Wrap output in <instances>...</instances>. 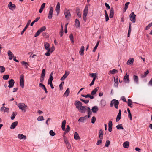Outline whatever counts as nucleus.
<instances>
[{
  "mask_svg": "<svg viewBox=\"0 0 152 152\" xmlns=\"http://www.w3.org/2000/svg\"><path fill=\"white\" fill-rule=\"evenodd\" d=\"M64 13L66 19L67 20H69L71 18V15L69 10L66 8L64 10Z\"/></svg>",
  "mask_w": 152,
  "mask_h": 152,
  "instance_id": "obj_1",
  "label": "nucleus"
},
{
  "mask_svg": "<svg viewBox=\"0 0 152 152\" xmlns=\"http://www.w3.org/2000/svg\"><path fill=\"white\" fill-rule=\"evenodd\" d=\"M119 104V102L118 100H116L115 99H114L112 100L110 102V107H113L114 105L116 109H118V105Z\"/></svg>",
  "mask_w": 152,
  "mask_h": 152,
  "instance_id": "obj_2",
  "label": "nucleus"
},
{
  "mask_svg": "<svg viewBox=\"0 0 152 152\" xmlns=\"http://www.w3.org/2000/svg\"><path fill=\"white\" fill-rule=\"evenodd\" d=\"M17 106L20 109H21L23 111L25 112L27 108V106L24 104L23 103H19L17 104Z\"/></svg>",
  "mask_w": 152,
  "mask_h": 152,
  "instance_id": "obj_3",
  "label": "nucleus"
},
{
  "mask_svg": "<svg viewBox=\"0 0 152 152\" xmlns=\"http://www.w3.org/2000/svg\"><path fill=\"white\" fill-rule=\"evenodd\" d=\"M24 76L22 74L20 75V83L21 87L22 88H23L24 87Z\"/></svg>",
  "mask_w": 152,
  "mask_h": 152,
  "instance_id": "obj_4",
  "label": "nucleus"
},
{
  "mask_svg": "<svg viewBox=\"0 0 152 152\" xmlns=\"http://www.w3.org/2000/svg\"><path fill=\"white\" fill-rule=\"evenodd\" d=\"M88 107L86 106H82L78 110L80 113H85L87 111V108Z\"/></svg>",
  "mask_w": 152,
  "mask_h": 152,
  "instance_id": "obj_5",
  "label": "nucleus"
},
{
  "mask_svg": "<svg viewBox=\"0 0 152 152\" xmlns=\"http://www.w3.org/2000/svg\"><path fill=\"white\" fill-rule=\"evenodd\" d=\"M135 17L136 15L133 12L131 13L130 15V20L133 23L135 22Z\"/></svg>",
  "mask_w": 152,
  "mask_h": 152,
  "instance_id": "obj_6",
  "label": "nucleus"
},
{
  "mask_svg": "<svg viewBox=\"0 0 152 152\" xmlns=\"http://www.w3.org/2000/svg\"><path fill=\"white\" fill-rule=\"evenodd\" d=\"M74 104L76 106V107L78 109H79L82 105V103L80 101H76L75 102Z\"/></svg>",
  "mask_w": 152,
  "mask_h": 152,
  "instance_id": "obj_7",
  "label": "nucleus"
},
{
  "mask_svg": "<svg viewBox=\"0 0 152 152\" xmlns=\"http://www.w3.org/2000/svg\"><path fill=\"white\" fill-rule=\"evenodd\" d=\"M31 20H29L28 21V22H27L26 25L25 26V28L23 29V31H22V32L21 33V34L22 35L25 32V31H26L27 28H28L29 25L31 22Z\"/></svg>",
  "mask_w": 152,
  "mask_h": 152,
  "instance_id": "obj_8",
  "label": "nucleus"
},
{
  "mask_svg": "<svg viewBox=\"0 0 152 152\" xmlns=\"http://www.w3.org/2000/svg\"><path fill=\"white\" fill-rule=\"evenodd\" d=\"M15 82L13 79H11L9 81V85L8 87L10 88H11L13 87L14 86Z\"/></svg>",
  "mask_w": 152,
  "mask_h": 152,
  "instance_id": "obj_9",
  "label": "nucleus"
},
{
  "mask_svg": "<svg viewBox=\"0 0 152 152\" xmlns=\"http://www.w3.org/2000/svg\"><path fill=\"white\" fill-rule=\"evenodd\" d=\"M53 8L52 7H51L50 8V10L49 12L48 16V18L49 19H51L52 17V15L53 12Z\"/></svg>",
  "mask_w": 152,
  "mask_h": 152,
  "instance_id": "obj_10",
  "label": "nucleus"
},
{
  "mask_svg": "<svg viewBox=\"0 0 152 152\" xmlns=\"http://www.w3.org/2000/svg\"><path fill=\"white\" fill-rule=\"evenodd\" d=\"M124 80L126 83H129V75L127 74H126L124 77Z\"/></svg>",
  "mask_w": 152,
  "mask_h": 152,
  "instance_id": "obj_11",
  "label": "nucleus"
},
{
  "mask_svg": "<svg viewBox=\"0 0 152 152\" xmlns=\"http://www.w3.org/2000/svg\"><path fill=\"white\" fill-rule=\"evenodd\" d=\"M8 54L9 56V59L10 60H12L13 57H14L13 54L10 50H9L8 51Z\"/></svg>",
  "mask_w": 152,
  "mask_h": 152,
  "instance_id": "obj_12",
  "label": "nucleus"
},
{
  "mask_svg": "<svg viewBox=\"0 0 152 152\" xmlns=\"http://www.w3.org/2000/svg\"><path fill=\"white\" fill-rule=\"evenodd\" d=\"M60 9V4L59 2H58L57 4V5L55 8V10L57 13V15H58Z\"/></svg>",
  "mask_w": 152,
  "mask_h": 152,
  "instance_id": "obj_13",
  "label": "nucleus"
},
{
  "mask_svg": "<svg viewBox=\"0 0 152 152\" xmlns=\"http://www.w3.org/2000/svg\"><path fill=\"white\" fill-rule=\"evenodd\" d=\"M18 124V122L17 121L13 122L11 125L10 128L11 129H14Z\"/></svg>",
  "mask_w": 152,
  "mask_h": 152,
  "instance_id": "obj_14",
  "label": "nucleus"
},
{
  "mask_svg": "<svg viewBox=\"0 0 152 152\" xmlns=\"http://www.w3.org/2000/svg\"><path fill=\"white\" fill-rule=\"evenodd\" d=\"M114 13V9L113 7H111L110 8L109 17L110 18H112L113 17Z\"/></svg>",
  "mask_w": 152,
  "mask_h": 152,
  "instance_id": "obj_15",
  "label": "nucleus"
},
{
  "mask_svg": "<svg viewBox=\"0 0 152 152\" xmlns=\"http://www.w3.org/2000/svg\"><path fill=\"white\" fill-rule=\"evenodd\" d=\"M108 131L111 132L112 129V123L111 121H110L108 123Z\"/></svg>",
  "mask_w": 152,
  "mask_h": 152,
  "instance_id": "obj_16",
  "label": "nucleus"
},
{
  "mask_svg": "<svg viewBox=\"0 0 152 152\" xmlns=\"http://www.w3.org/2000/svg\"><path fill=\"white\" fill-rule=\"evenodd\" d=\"M91 110L93 113H96L98 111L99 109L98 107L96 106L92 107Z\"/></svg>",
  "mask_w": 152,
  "mask_h": 152,
  "instance_id": "obj_17",
  "label": "nucleus"
},
{
  "mask_svg": "<svg viewBox=\"0 0 152 152\" xmlns=\"http://www.w3.org/2000/svg\"><path fill=\"white\" fill-rule=\"evenodd\" d=\"M75 25L77 28L80 27V22L77 19H76L75 20Z\"/></svg>",
  "mask_w": 152,
  "mask_h": 152,
  "instance_id": "obj_18",
  "label": "nucleus"
},
{
  "mask_svg": "<svg viewBox=\"0 0 152 152\" xmlns=\"http://www.w3.org/2000/svg\"><path fill=\"white\" fill-rule=\"evenodd\" d=\"M81 96L85 97V98H87L88 97L90 98L91 99H93L94 98V97L93 96H92L91 95L89 94H88L86 95H85L84 94H82Z\"/></svg>",
  "mask_w": 152,
  "mask_h": 152,
  "instance_id": "obj_19",
  "label": "nucleus"
},
{
  "mask_svg": "<svg viewBox=\"0 0 152 152\" xmlns=\"http://www.w3.org/2000/svg\"><path fill=\"white\" fill-rule=\"evenodd\" d=\"M103 133L102 130L101 129H100V130L99 132V138L101 139H103Z\"/></svg>",
  "mask_w": 152,
  "mask_h": 152,
  "instance_id": "obj_20",
  "label": "nucleus"
},
{
  "mask_svg": "<svg viewBox=\"0 0 152 152\" xmlns=\"http://www.w3.org/2000/svg\"><path fill=\"white\" fill-rule=\"evenodd\" d=\"M133 78L134 82L138 84L139 83L138 77L137 75H134L133 76Z\"/></svg>",
  "mask_w": 152,
  "mask_h": 152,
  "instance_id": "obj_21",
  "label": "nucleus"
},
{
  "mask_svg": "<svg viewBox=\"0 0 152 152\" xmlns=\"http://www.w3.org/2000/svg\"><path fill=\"white\" fill-rule=\"evenodd\" d=\"M98 87H97L96 88L93 90L91 92V95L92 96H93L95 95L98 90Z\"/></svg>",
  "mask_w": 152,
  "mask_h": 152,
  "instance_id": "obj_22",
  "label": "nucleus"
},
{
  "mask_svg": "<svg viewBox=\"0 0 152 152\" xmlns=\"http://www.w3.org/2000/svg\"><path fill=\"white\" fill-rule=\"evenodd\" d=\"M18 137L20 139L25 140L26 139V136L23 134H19L18 136Z\"/></svg>",
  "mask_w": 152,
  "mask_h": 152,
  "instance_id": "obj_23",
  "label": "nucleus"
},
{
  "mask_svg": "<svg viewBox=\"0 0 152 152\" xmlns=\"http://www.w3.org/2000/svg\"><path fill=\"white\" fill-rule=\"evenodd\" d=\"M66 124V121L64 120L62 123L61 128L63 130H65V125Z\"/></svg>",
  "mask_w": 152,
  "mask_h": 152,
  "instance_id": "obj_24",
  "label": "nucleus"
},
{
  "mask_svg": "<svg viewBox=\"0 0 152 152\" xmlns=\"http://www.w3.org/2000/svg\"><path fill=\"white\" fill-rule=\"evenodd\" d=\"M45 3H43L42 5L41 6L40 9L39 11V13H42L45 7Z\"/></svg>",
  "mask_w": 152,
  "mask_h": 152,
  "instance_id": "obj_25",
  "label": "nucleus"
},
{
  "mask_svg": "<svg viewBox=\"0 0 152 152\" xmlns=\"http://www.w3.org/2000/svg\"><path fill=\"white\" fill-rule=\"evenodd\" d=\"M87 118V116H86L83 117H81L78 120V121L79 122H83Z\"/></svg>",
  "mask_w": 152,
  "mask_h": 152,
  "instance_id": "obj_26",
  "label": "nucleus"
},
{
  "mask_svg": "<svg viewBox=\"0 0 152 152\" xmlns=\"http://www.w3.org/2000/svg\"><path fill=\"white\" fill-rule=\"evenodd\" d=\"M46 27L45 26H43L39 29V35L40 33L45 30Z\"/></svg>",
  "mask_w": 152,
  "mask_h": 152,
  "instance_id": "obj_27",
  "label": "nucleus"
},
{
  "mask_svg": "<svg viewBox=\"0 0 152 152\" xmlns=\"http://www.w3.org/2000/svg\"><path fill=\"white\" fill-rule=\"evenodd\" d=\"M84 47L83 46H82L81 47L79 53L81 55H83L84 54Z\"/></svg>",
  "mask_w": 152,
  "mask_h": 152,
  "instance_id": "obj_28",
  "label": "nucleus"
},
{
  "mask_svg": "<svg viewBox=\"0 0 152 152\" xmlns=\"http://www.w3.org/2000/svg\"><path fill=\"white\" fill-rule=\"evenodd\" d=\"M100 104L101 105V107L103 108L106 105V102L104 100H101L100 102Z\"/></svg>",
  "mask_w": 152,
  "mask_h": 152,
  "instance_id": "obj_29",
  "label": "nucleus"
},
{
  "mask_svg": "<svg viewBox=\"0 0 152 152\" xmlns=\"http://www.w3.org/2000/svg\"><path fill=\"white\" fill-rule=\"evenodd\" d=\"M70 93V90L69 88H68L66 90V91L64 93V95L66 97H67Z\"/></svg>",
  "mask_w": 152,
  "mask_h": 152,
  "instance_id": "obj_30",
  "label": "nucleus"
},
{
  "mask_svg": "<svg viewBox=\"0 0 152 152\" xmlns=\"http://www.w3.org/2000/svg\"><path fill=\"white\" fill-rule=\"evenodd\" d=\"M134 61V59L133 58H130L128 61L127 62V64L128 65H129L131 64L132 63H133Z\"/></svg>",
  "mask_w": 152,
  "mask_h": 152,
  "instance_id": "obj_31",
  "label": "nucleus"
},
{
  "mask_svg": "<svg viewBox=\"0 0 152 152\" xmlns=\"http://www.w3.org/2000/svg\"><path fill=\"white\" fill-rule=\"evenodd\" d=\"M74 138L76 140H79L80 137L78 135V134L77 132H75L74 133Z\"/></svg>",
  "mask_w": 152,
  "mask_h": 152,
  "instance_id": "obj_32",
  "label": "nucleus"
},
{
  "mask_svg": "<svg viewBox=\"0 0 152 152\" xmlns=\"http://www.w3.org/2000/svg\"><path fill=\"white\" fill-rule=\"evenodd\" d=\"M8 6L10 9L12 8H15V5L14 4H12L11 2H10Z\"/></svg>",
  "mask_w": 152,
  "mask_h": 152,
  "instance_id": "obj_33",
  "label": "nucleus"
},
{
  "mask_svg": "<svg viewBox=\"0 0 152 152\" xmlns=\"http://www.w3.org/2000/svg\"><path fill=\"white\" fill-rule=\"evenodd\" d=\"M129 146V142L128 141L124 142L123 143V147L125 148H127Z\"/></svg>",
  "mask_w": 152,
  "mask_h": 152,
  "instance_id": "obj_34",
  "label": "nucleus"
},
{
  "mask_svg": "<svg viewBox=\"0 0 152 152\" xmlns=\"http://www.w3.org/2000/svg\"><path fill=\"white\" fill-rule=\"evenodd\" d=\"M17 115V113L16 112H13V113L12 115L11 116V118L12 120H13L15 116Z\"/></svg>",
  "mask_w": 152,
  "mask_h": 152,
  "instance_id": "obj_35",
  "label": "nucleus"
},
{
  "mask_svg": "<svg viewBox=\"0 0 152 152\" xmlns=\"http://www.w3.org/2000/svg\"><path fill=\"white\" fill-rule=\"evenodd\" d=\"M76 12L77 15L80 18L81 17V14L80 13V9L78 8H76Z\"/></svg>",
  "mask_w": 152,
  "mask_h": 152,
  "instance_id": "obj_36",
  "label": "nucleus"
},
{
  "mask_svg": "<svg viewBox=\"0 0 152 152\" xmlns=\"http://www.w3.org/2000/svg\"><path fill=\"white\" fill-rule=\"evenodd\" d=\"M149 71L148 70H147V71L145 72L144 73V75H141V77L142 78H144L146 77L147 75L149 73Z\"/></svg>",
  "mask_w": 152,
  "mask_h": 152,
  "instance_id": "obj_37",
  "label": "nucleus"
},
{
  "mask_svg": "<svg viewBox=\"0 0 152 152\" xmlns=\"http://www.w3.org/2000/svg\"><path fill=\"white\" fill-rule=\"evenodd\" d=\"M5 68L2 66H0V72L1 73H3L4 72Z\"/></svg>",
  "mask_w": 152,
  "mask_h": 152,
  "instance_id": "obj_38",
  "label": "nucleus"
},
{
  "mask_svg": "<svg viewBox=\"0 0 152 152\" xmlns=\"http://www.w3.org/2000/svg\"><path fill=\"white\" fill-rule=\"evenodd\" d=\"M97 75V73H90V75H89L90 76H91V77H93V78H94L95 77V79L96 78Z\"/></svg>",
  "mask_w": 152,
  "mask_h": 152,
  "instance_id": "obj_39",
  "label": "nucleus"
},
{
  "mask_svg": "<svg viewBox=\"0 0 152 152\" xmlns=\"http://www.w3.org/2000/svg\"><path fill=\"white\" fill-rule=\"evenodd\" d=\"M132 100L130 99H129L128 100L127 103L128 105L129 106L131 107H132Z\"/></svg>",
  "mask_w": 152,
  "mask_h": 152,
  "instance_id": "obj_40",
  "label": "nucleus"
},
{
  "mask_svg": "<svg viewBox=\"0 0 152 152\" xmlns=\"http://www.w3.org/2000/svg\"><path fill=\"white\" fill-rule=\"evenodd\" d=\"M45 48L46 50H48V49L50 48L49 47H50V45L48 43H45L44 45Z\"/></svg>",
  "mask_w": 152,
  "mask_h": 152,
  "instance_id": "obj_41",
  "label": "nucleus"
},
{
  "mask_svg": "<svg viewBox=\"0 0 152 152\" xmlns=\"http://www.w3.org/2000/svg\"><path fill=\"white\" fill-rule=\"evenodd\" d=\"M99 41H98L97 42L96 45H95V47H94V48L93 50V52H95V51L97 49V48L98 47L99 44Z\"/></svg>",
  "mask_w": 152,
  "mask_h": 152,
  "instance_id": "obj_42",
  "label": "nucleus"
},
{
  "mask_svg": "<svg viewBox=\"0 0 152 152\" xmlns=\"http://www.w3.org/2000/svg\"><path fill=\"white\" fill-rule=\"evenodd\" d=\"M110 72L112 74H114L116 73H117L118 72V71L117 70L114 69L110 70Z\"/></svg>",
  "mask_w": 152,
  "mask_h": 152,
  "instance_id": "obj_43",
  "label": "nucleus"
},
{
  "mask_svg": "<svg viewBox=\"0 0 152 152\" xmlns=\"http://www.w3.org/2000/svg\"><path fill=\"white\" fill-rule=\"evenodd\" d=\"M130 2H127L125 4V7L124 8V12H125L126 10L127 9L128 7V5L129 4Z\"/></svg>",
  "mask_w": 152,
  "mask_h": 152,
  "instance_id": "obj_44",
  "label": "nucleus"
},
{
  "mask_svg": "<svg viewBox=\"0 0 152 152\" xmlns=\"http://www.w3.org/2000/svg\"><path fill=\"white\" fill-rule=\"evenodd\" d=\"M116 128L117 129H123L124 128L122 126L121 124H118L116 126Z\"/></svg>",
  "mask_w": 152,
  "mask_h": 152,
  "instance_id": "obj_45",
  "label": "nucleus"
},
{
  "mask_svg": "<svg viewBox=\"0 0 152 152\" xmlns=\"http://www.w3.org/2000/svg\"><path fill=\"white\" fill-rule=\"evenodd\" d=\"M88 6H86L84 10L83 13H88Z\"/></svg>",
  "mask_w": 152,
  "mask_h": 152,
  "instance_id": "obj_46",
  "label": "nucleus"
},
{
  "mask_svg": "<svg viewBox=\"0 0 152 152\" xmlns=\"http://www.w3.org/2000/svg\"><path fill=\"white\" fill-rule=\"evenodd\" d=\"M49 133L50 135L52 136H53L56 134L52 130L50 131Z\"/></svg>",
  "mask_w": 152,
  "mask_h": 152,
  "instance_id": "obj_47",
  "label": "nucleus"
},
{
  "mask_svg": "<svg viewBox=\"0 0 152 152\" xmlns=\"http://www.w3.org/2000/svg\"><path fill=\"white\" fill-rule=\"evenodd\" d=\"M87 111H88V115H91L92 112L89 107H88V108H87Z\"/></svg>",
  "mask_w": 152,
  "mask_h": 152,
  "instance_id": "obj_48",
  "label": "nucleus"
},
{
  "mask_svg": "<svg viewBox=\"0 0 152 152\" xmlns=\"http://www.w3.org/2000/svg\"><path fill=\"white\" fill-rule=\"evenodd\" d=\"M9 75H5L3 76V78L4 80H7L8 79V78H9Z\"/></svg>",
  "mask_w": 152,
  "mask_h": 152,
  "instance_id": "obj_49",
  "label": "nucleus"
},
{
  "mask_svg": "<svg viewBox=\"0 0 152 152\" xmlns=\"http://www.w3.org/2000/svg\"><path fill=\"white\" fill-rule=\"evenodd\" d=\"M110 144V141L109 140H107L106 142L105 146L108 147Z\"/></svg>",
  "mask_w": 152,
  "mask_h": 152,
  "instance_id": "obj_50",
  "label": "nucleus"
},
{
  "mask_svg": "<svg viewBox=\"0 0 152 152\" xmlns=\"http://www.w3.org/2000/svg\"><path fill=\"white\" fill-rule=\"evenodd\" d=\"M48 85H50L52 89H53L54 88V87L53 85L52 82H48Z\"/></svg>",
  "mask_w": 152,
  "mask_h": 152,
  "instance_id": "obj_51",
  "label": "nucleus"
},
{
  "mask_svg": "<svg viewBox=\"0 0 152 152\" xmlns=\"http://www.w3.org/2000/svg\"><path fill=\"white\" fill-rule=\"evenodd\" d=\"M96 120V118L95 117H93L92 118L91 120V123L93 124H94L95 123V121Z\"/></svg>",
  "mask_w": 152,
  "mask_h": 152,
  "instance_id": "obj_52",
  "label": "nucleus"
},
{
  "mask_svg": "<svg viewBox=\"0 0 152 152\" xmlns=\"http://www.w3.org/2000/svg\"><path fill=\"white\" fill-rule=\"evenodd\" d=\"M38 21V17H37L36 19L34 20V21H33L31 24V26H32L33 25V24H34V23Z\"/></svg>",
  "mask_w": 152,
  "mask_h": 152,
  "instance_id": "obj_53",
  "label": "nucleus"
},
{
  "mask_svg": "<svg viewBox=\"0 0 152 152\" xmlns=\"http://www.w3.org/2000/svg\"><path fill=\"white\" fill-rule=\"evenodd\" d=\"M45 70L44 69L42 70L41 76H42V77H45Z\"/></svg>",
  "mask_w": 152,
  "mask_h": 152,
  "instance_id": "obj_54",
  "label": "nucleus"
},
{
  "mask_svg": "<svg viewBox=\"0 0 152 152\" xmlns=\"http://www.w3.org/2000/svg\"><path fill=\"white\" fill-rule=\"evenodd\" d=\"M39 85L40 87H41L43 89H44L45 88H46L45 86H44V85H43L42 83H40Z\"/></svg>",
  "mask_w": 152,
  "mask_h": 152,
  "instance_id": "obj_55",
  "label": "nucleus"
},
{
  "mask_svg": "<svg viewBox=\"0 0 152 152\" xmlns=\"http://www.w3.org/2000/svg\"><path fill=\"white\" fill-rule=\"evenodd\" d=\"M151 24L150 23L145 28V30H148L149 29L150 27L152 26Z\"/></svg>",
  "mask_w": 152,
  "mask_h": 152,
  "instance_id": "obj_56",
  "label": "nucleus"
},
{
  "mask_svg": "<svg viewBox=\"0 0 152 152\" xmlns=\"http://www.w3.org/2000/svg\"><path fill=\"white\" fill-rule=\"evenodd\" d=\"M80 100L81 101L85 103H86V104L88 103L89 102V100H84L82 99L81 98H80Z\"/></svg>",
  "mask_w": 152,
  "mask_h": 152,
  "instance_id": "obj_57",
  "label": "nucleus"
},
{
  "mask_svg": "<svg viewBox=\"0 0 152 152\" xmlns=\"http://www.w3.org/2000/svg\"><path fill=\"white\" fill-rule=\"evenodd\" d=\"M70 127L68 125L67 126V128L66 129V130H65V132H69V131L70 130Z\"/></svg>",
  "mask_w": 152,
  "mask_h": 152,
  "instance_id": "obj_58",
  "label": "nucleus"
},
{
  "mask_svg": "<svg viewBox=\"0 0 152 152\" xmlns=\"http://www.w3.org/2000/svg\"><path fill=\"white\" fill-rule=\"evenodd\" d=\"M67 76H66V75H64L61 78V81L64 80L66 78Z\"/></svg>",
  "mask_w": 152,
  "mask_h": 152,
  "instance_id": "obj_59",
  "label": "nucleus"
},
{
  "mask_svg": "<svg viewBox=\"0 0 152 152\" xmlns=\"http://www.w3.org/2000/svg\"><path fill=\"white\" fill-rule=\"evenodd\" d=\"M9 110V108L5 107L4 108V109H3L2 111H3L4 112H7Z\"/></svg>",
  "mask_w": 152,
  "mask_h": 152,
  "instance_id": "obj_60",
  "label": "nucleus"
},
{
  "mask_svg": "<svg viewBox=\"0 0 152 152\" xmlns=\"http://www.w3.org/2000/svg\"><path fill=\"white\" fill-rule=\"evenodd\" d=\"M21 64L23 65H25L26 66V68H27V65H28V64L27 62H25L24 61H22Z\"/></svg>",
  "mask_w": 152,
  "mask_h": 152,
  "instance_id": "obj_61",
  "label": "nucleus"
},
{
  "mask_svg": "<svg viewBox=\"0 0 152 152\" xmlns=\"http://www.w3.org/2000/svg\"><path fill=\"white\" fill-rule=\"evenodd\" d=\"M95 80V77L94 78H93V80L91 82V83L89 84V86H91L92 85H93L94 84V82Z\"/></svg>",
  "mask_w": 152,
  "mask_h": 152,
  "instance_id": "obj_62",
  "label": "nucleus"
},
{
  "mask_svg": "<svg viewBox=\"0 0 152 152\" xmlns=\"http://www.w3.org/2000/svg\"><path fill=\"white\" fill-rule=\"evenodd\" d=\"M64 33V31L63 30V29H61V30L60 32V35L61 37H62L63 34Z\"/></svg>",
  "mask_w": 152,
  "mask_h": 152,
  "instance_id": "obj_63",
  "label": "nucleus"
},
{
  "mask_svg": "<svg viewBox=\"0 0 152 152\" xmlns=\"http://www.w3.org/2000/svg\"><path fill=\"white\" fill-rule=\"evenodd\" d=\"M66 146L68 149H69L71 148V145L69 142L66 144Z\"/></svg>",
  "mask_w": 152,
  "mask_h": 152,
  "instance_id": "obj_64",
  "label": "nucleus"
}]
</instances>
